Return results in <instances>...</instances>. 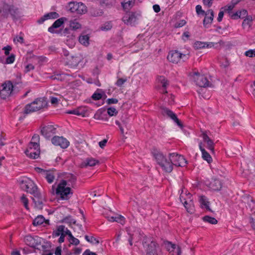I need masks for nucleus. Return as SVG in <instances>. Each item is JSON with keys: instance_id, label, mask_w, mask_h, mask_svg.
Instances as JSON below:
<instances>
[{"instance_id": "obj_1", "label": "nucleus", "mask_w": 255, "mask_h": 255, "mask_svg": "<svg viewBox=\"0 0 255 255\" xmlns=\"http://www.w3.org/2000/svg\"><path fill=\"white\" fill-rule=\"evenodd\" d=\"M152 154L154 157L157 164L160 166L165 172L170 173L173 170L172 164L169 159L163 153L156 148H153Z\"/></svg>"}, {"instance_id": "obj_2", "label": "nucleus", "mask_w": 255, "mask_h": 255, "mask_svg": "<svg viewBox=\"0 0 255 255\" xmlns=\"http://www.w3.org/2000/svg\"><path fill=\"white\" fill-rule=\"evenodd\" d=\"M142 246L146 255H160L161 250L159 245L151 238L145 236L143 238Z\"/></svg>"}, {"instance_id": "obj_3", "label": "nucleus", "mask_w": 255, "mask_h": 255, "mask_svg": "<svg viewBox=\"0 0 255 255\" xmlns=\"http://www.w3.org/2000/svg\"><path fill=\"white\" fill-rule=\"evenodd\" d=\"M55 193L61 199L68 200L72 196L73 191L70 187L67 186V181L62 179L58 184Z\"/></svg>"}, {"instance_id": "obj_4", "label": "nucleus", "mask_w": 255, "mask_h": 255, "mask_svg": "<svg viewBox=\"0 0 255 255\" xmlns=\"http://www.w3.org/2000/svg\"><path fill=\"white\" fill-rule=\"evenodd\" d=\"M47 102L44 98H37L25 105L23 114L26 115L47 107Z\"/></svg>"}, {"instance_id": "obj_5", "label": "nucleus", "mask_w": 255, "mask_h": 255, "mask_svg": "<svg viewBox=\"0 0 255 255\" xmlns=\"http://www.w3.org/2000/svg\"><path fill=\"white\" fill-rule=\"evenodd\" d=\"M1 9V16L3 18H7L9 14L10 15L13 19L17 18L19 15V9L13 4H8L5 2L3 3Z\"/></svg>"}, {"instance_id": "obj_6", "label": "nucleus", "mask_w": 255, "mask_h": 255, "mask_svg": "<svg viewBox=\"0 0 255 255\" xmlns=\"http://www.w3.org/2000/svg\"><path fill=\"white\" fill-rule=\"evenodd\" d=\"M18 84L11 81H6L0 87V97L2 99H6L9 97L13 90L14 84Z\"/></svg>"}, {"instance_id": "obj_7", "label": "nucleus", "mask_w": 255, "mask_h": 255, "mask_svg": "<svg viewBox=\"0 0 255 255\" xmlns=\"http://www.w3.org/2000/svg\"><path fill=\"white\" fill-rule=\"evenodd\" d=\"M167 59L169 62L177 64L181 59L182 61H185L188 57L186 54H182L177 50H172L169 52Z\"/></svg>"}, {"instance_id": "obj_8", "label": "nucleus", "mask_w": 255, "mask_h": 255, "mask_svg": "<svg viewBox=\"0 0 255 255\" xmlns=\"http://www.w3.org/2000/svg\"><path fill=\"white\" fill-rule=\"evenodd\" d=\"M169 160L171 161L172 166L175 165L179 167H184L187 164V161L184 157L176 153H170L169 154Z\"/></svg>"}, {"instance_id": "obj_9", "label": "nucleus", "mask_w": 255, "mask_h": 255, "mask_svg": "<svg viewBox=\"0 0 255 255\" xmlns=\"http://www.w3.org/2000/svg\"><path fill=\"white\" fill-rule=\"evenodd\" d=\"M68 8L72 13L83 14L87 12V7L82 2H70L69 3Z\"/></svg>"}, {"instance_id": "obj_10", "label": "nucleus", "mask_w": 255, "mask_h": 255, "mask_svg": "<svg viewBox=\"0 0 255 255\" xmlns=\"http://www.w3.org/2000/svg\"><path fill=\"white\" fill-rule=\"evenodd\" d=\"M44 240L37 236L27 235L24 238L25 244L29 247L35 249L37 246L40 245Z\"/></svg>"}, {"instance_id": "obj_11", "label": "nucleus", "mask_w": 255, "mask_h": 255, "mask_svg": "<svg viewBox=\"0 0 255 255\" xmlns=\"http://www.w3.org/2000/svg\"><path fill=\"white\" fill-rule=\"evenodd\" d=\"M40 128V134L46 139H49L56 131V128L51 125L44 126Z\"/></svg>"}, {"instance_id": "obj_12", "label": "nucleus", "mask_w": 255, "mask_h": 255, "mask_svg": "<svg viewBox=\"0 0 255 255\" xmlns=\"http://www.w3.org/2000/svg\"><path fill=\"white\" fill-rule=\"evenodd\" d=\"M51 142L55 146H59L61 148L65 149L70 144L69 141L63 136H54L51 138Z\"/></svg>"}, {"instance_id": "obj_13", "label": "nucleus", "mask_w": 255, "mask_h": 255, "mask_svg": "<svg viewBox=\"0 0 255 255\" xmlns=\"http://www.w3.org/2000/svg\"><path fill=\"white\" fill-rule=\"evenodd\" d=\"M161 110L163 115H166L168 118L172 120L180 128H183L182 122L178 119L176 115L171 110L166 107H162Z\"/></svg>"}, {"instance_id": "obj_14", "label": "nucleus", "mask_w": 255, "mask_h": 255, "mask_svg": "<svg viewBox=\"0 0 255 255\" xmlns=\"http://www.w3.org/2000/svg\"><path fill=\"white\" fill-rule=\"evenodd\" d=\"M185 196H187V199H184L185 201L184 202H183V204L185 208L186 211L192 214L194 213L195 211V208H194V202L192 199V195L190 193H188V194H185Z\"/></svg>"}, {"instance_id": "obj_15", "label": "nucleus", "mask_w": 255, "mask_h": 255, "mask_svg": "<svg viewBox=\"0 0 255 255\" xmlns=\"http://www.w3.org/2000/svg\"><path fill=\"white\" fill-rule=\"evenodd\" d=\"M67 18L65 17H62L55 20L52 25L48 29V31L51 33H59L60 31L55 30V29L60 27L66 21Z\"/></svg>"}, {"instance_id": "obj_16", "label": "nucleus", "mask_w": 255, "mask_h": 255, "mask_svg": "<svg viewBox=\"0 0 255 255\" xmlns=\"http://www.w3.org/2000/svg\"><path fill=\"white\" fill-rule=\"evenodd\" d=\"M82 60V58L80 56H71L67 58L66 64L67 65H68L70 68H75Z\"/></svg>"}, {"instance_id": "obj_17", "label": "nucleus", "mask_w": 255, "mask_h": 255, "mask_svg": "<svg viewBox=\"0 0 255 255\" xmlns=\"http://www.w3.org/2000/svg\"><path fill=\"white\" fill-rule=\"evenodd\" d=\"M126 13L122 18L123 21L126 24H131L134 22L136 19L135 13L129 10H126Z\"/></svg>"}, {"instance_id": "obj_18", "label": "nucleus", "mask_w": 255, "mask_h": 255, "mask_svg": "<svg viewBox=\"0 0 255 255\" xmlns=\"http://www.w3.org/2000/svg\"><path fill=\"white\" fill-rule=\"evenodd\" d=\"M33 195L34 197L32 198V200L35 204V207L37 209H42L43 205V201H45L44 198L38 191L33 194Z\"/></svg>"}, {"instance_id": "obj_19", "label": "nucleus", "mask_w": 255, "mask_h": 255, "mask_svg": "<svg viewBox=\"0 0 255 255\" xmlns=\"http://www.w3.org/2000/svg\"><path fill=\"white\" fill-rule=\"evenodd\" d=\"M204 15L203 25L205 27L208 28L213 20L214 11L211 9H208Z\"/></svg>"}, {"instance_id": "obj_20", "label": "nucleus", "mask_w": 255, "mask_h": 255, "mask_svg": "<svg viewBox=\"0 0 255 255\" xmlns=\"http://www.w3.org/2000/svg\"><path fill=\"white\" fill-rule=\"evenodd\" d=\"M196 84L200 87L206 88L209 86L210 82L207 78L204 75L199 76L197 77H194Z\"/></svg>"}, {"instance_id": "obj_21", "label": "nucleus", "mask_w": 255, "mask_h": 255, "mask_svg": "<svg viewBox=\"0 0 255 255\" xmlns=\"http://www.w3.org/2000/svg\"><path fill=\"white\" fill-rule=\"evenodd\" d=\"M223 186L221 181L217 178L212 179L209 185V187L211 190L213 191H220Z\"/></svg>"}, {"instance_id": "obj_22", "label": "nucleus", "mask_w": 255, "mask_h": 255, "mask_svg": "<svg viewBox=\"0 0 255 255\" xmlns=\"http://www.w3.org/2000/svg\"><path fill=\"white\" fill-rule=\"evenodd\" d=\"M245 203L247 204V207L249 208L251 211L255 212V201L250 195H245L243 197Z\"/></svg>"}, {"instance_id": "obj_23", "label": "nucleus", "mask_w": 255, "mask_h": 255, "mask_svg": "<svg viewBox=\"0 0 255 255\" xmlns=\"http://www.w3.org/2000/svg\"><path fill=\"white\" fill-rule=\"evenodd\" d=\"M87 112V108L86 107H81L73 110L67 111L66 113L68 114H73L77 116L85 117Z\"/></svg>"}, {"instance_id": "obj_24", "label": "nucleus", "mask_w": 255, "mask_h": 255, "mask_svg": "<svg viewBox=\"0 0 255 255\" xmlns=\"http://www.w3.org/2000/svg\"><path fill=\"white\" fill-rule=\"evenodd\" d=\"M216 44H217V43L196 41L194 44V47L196 49H199L205 48H211Z\"/></svg>"}, {"instance_id": "obj_25", "label": "nucleus", "mask_w": 255, "mask_h": 255, "mask_svg": "<svg viewBox=\"0 0 255 255\" xmlns=\"http://www.w3.org/2000/svg\"><path fill=\"white\" fill-rule=\"evenodd\" d=\"M27 181L28 182H25L27 183V187L25 191L33 195L38 191V188L32 180L29 179V180Z\"/></svg>"}, {"instance_id": "obj_26", "label": "nucleus", "mask_w": 255, "mask_h": 255, "mask_svg": "<svg viewBox=\"0 0 255 255\" xmlns=\"http://www.w3.org/2000/svg\"><path fill=\"white\" fill-rule=\"evenodd\" d=\"M199 148L202 152V157L204 160H206L208 163L212 161V158L210 154L203 147L202 143L200 142L199 144Z\"/></svg>"}, {"instance_id": "obj_27", "label": "nucleus", "mask_w": 255, "mask_h": 255, "mask_svg": "<svg viewBox=\"0 0 255 255\" xmlns=\"http://www.w3.org/2000/svg\"><path fill=\"white\" fill-rule=\"evenodd\" d=\"M169 246L170 247H168V250L172 255H181V250L179 246L172 244L171 243H169Z\"/></svg>"}, {"instance_id": "obj_28", "label": "nucleus", "mask_w": 255, "mask_h": 255, "mask_svg": "<svg viewBox=\"0 0 255 255\" xmlns=\"http://www.w3.org/2000/svg\"><path fill=\"white\" fill-rule=\"evenodd\" d=\"M107 116L106 111L105 109L101 108L99 109L95 114L94 115V118L97 120H107V118L105 117Z\"/></svg>"}, {"instance_id": "obj_29", "label": "nucleus", "mask_w": 255, "mask_h": 255, "mask_svg": "<svg viewBox=\"0 0 255 255\" xmlns=\"http://www.w3.org/2000/svg\"><path fill=\"white\" fill-rule=\"evenodd\" d=\"M26 155L32 159H37L40 154V150H33L31 147L26 149L25 151Z\"/></svg>"}, {"instance_id": "obj_30", "label": "nucleus", "mask_w": 255, "mask_h": 255, "mask_svg": "<svg viewBox=\"0 0 255 255\" xmlns=\"http://www.w3.org/2000/svg\"><path fill=\"white\" fill-rule=\"evenodd\" d=\"M135 0H124L121 2L122 6L125 11L129 10L134 5Z\"/></svg>"}, {"instance_id": "obj_31", "label": "nucleus", "mask_w": 255, "mask_h": 255, "mask_svg": "<svg viewBox=\"0 0 255 255\" xmlns=\"http://www.w3.org/2000/svg\"><path fill=\"white\" fill-rule=\"evenodd\" d=\"M89 34L83 32L79 36V41L81 44L87 46L89 45Z\"/></svg>"}, {"instance_id": "obj_32", "label": "nucleus", "mask_w": 255, "mask_h": 255, "mask_svg": "<svg viewBox=\"0 0 255 255\" xmlns=\"http://www.w3.org/2000/svg\"><path fill=\"white\" fill-rule=\"evenodd\" d=\"M67 181V186L68 185L69 187L71 186L72 187H74V186L75 185L76 182L77 181V177L72 174H69L66 177Z\"/></svg>"}, {"instance_id": "obj_33", "label": "nucleus", "mask_w": 255, "mask_h": 255, "mask_svg": "<svg viewBox=\"0 0 255 255\" xmlns=\"http://www.w3.org/2000/svg\"><path fill=\"white\" fill-rule=\"evenodd\" d=\"M199 202L201 206L205 208L207 210L211 211L209 207V202L207 201V197L204 195H202L200 197Z\"/></svg>"}, {"instance_id": "obj_34", "label": "nucleus", "mask_w": 255, "mask_h": 255, "mask_svg": "<svg viewBox=\"0 0 255 255\" xmlns=\"http://www.w3.org/2000/svg\"><path fill=\"white\" fill-rule=\"evenodd\" d=\"M45 221V218L42 215H39L35 218L33 221L32 224L34 226H39L42 225Z\"/></svg>"}, {"instance_id": "obj_35", "label": "nucleus", "mask_w": 255, "mask_h": 255, "mask_svg": "<svg viewBox=\"0 0 255 255\" xmlns=\"http://www.w3.org/2000/svg\"><path fill=\"white\" fill-rule=\"evenodd\" d=\"M252 16L251 15L248 16L243 21L242 26L243 28H245L246 27H251L252 24Z\"/></svg>"}, {"instance_id": "obj_36", "label": "nucleus", "mask_w": 255, "mask_h": 255, "mask_svg": "<svg viewBox=\"0 0 255 255\" xmlns=\"http://www.w3.org/2000/svg\"><path fill=\"white\" fill-rule=\"evenodd\" d=\"M98 163H99V160H96L95 159L93 158H88L86 159V161L85 162V166H94Z\"/></svg>"}, {"instance_id": "obj_37", "label": "nucleus", "mask_w": 255, "mask_h": 255, "mask_svg": "<svg viewBox=\"0 0 255 255\" xmlns=\"http://www.w3.org/2000/svg\"><path fill=\"white\" fill-rule=\"evenodd\" d=\"M159 83L162 84V88H167L169 85V82L167 79L163 76H159L157 77Z\"/></svg>"}, {"instance_id": "obj_38", "label": "nucleus", "mask_w": 255, "mask_h": 255, "mask_svg": "<svg viewBox=\"0 0 255 255\" xmlns=\"http://www.w3.org/2000/svg\"><path fill=\"white\" fill-rule=\"evenodd\" d=\"M45 177L49 183H51L53 182L54 179L55 178V176L50 171H46V172L45 173L44 175L43 176Z\"/></svg>"}, {"instance_id": "obj_39", "label": "nucleus", "mask_w": 255, "mask_h": 255, "mask_svg": "<svg viewBox=\"0 0 255 255\" xmlns=\"http://www.w3.org/2000/svg\"><path fill=\"white\" fill-rule=\"evenodd\" d=\"M81 27V25L76 19L71 20L70 22V27L72 30H76Z\"/></svg>"}, {"instance_id": "obj_40", "label": "nucleus", "mask_w": 255, "mask_h": 255, "mask_svg": "<svg viewBox=\"0 0 255 255\" xmlns=\"http://www.w3.org/2000/svg\"><path fill=\"white\" fill-rule=\"evenodd\" d=\"M203 220L205 222H208L213 225L217 224L218 223V221L216 218L209 216H205L203 217Z\"/></svg>"}, {"instance_id": "obj_41", "label": "nucleus", "mask_w": 255, "mask_h": 255, "mask_svg": "<svg viewBox=\"0 0 255 255\" xmlns=\"http://www.w3.org/2000/svg\"><path fill=\"white\" fill-rule=\"evenodd\" d=\"M61 222L69 224V226H70L72 223L73 224H76V221L72 219L71 216L69 215L61 220Z\"/></svg>"}, {"instance_id": "obj_42", "label": "nucleus", "mask_w": 255, "mask_h": 255, "mask_svg": "<svg viewBox=\"0 0 255 255\" xmlns=\"http://www.w3.org/2000/svg\"><path fill=\"white\" fill-rule=\"evenodd\" d=\"M44 18L46 20L49 19H56L59 17V14L56 12L53 11L47 13L44 15Z\"/></svg>"}, {"instance_id": "obj_43", "label": "nucleus", "mask_w": 255, "mask_h": 255, "mask_svg": "<svg viewBox=\"0 0 255 255\" xmlns=\"http://www.w3.org/2000/svg\"><path fill=\"white\" fill-rule=\"evenodd\" d=\"M85 239L87 242L92 244L98 245L99 243V241L93 236L89 237L88 235H86L85 236Z\"/></svg>"}, {"instance_id": "obj_44", "label": "nucleus", "mask_w": 255, "mask_h": 255, "mask_svg": "<svg viewBox=\"0 0 255 255\" xmlns=\"http://www.w3.org/2000/svg\"><path fill=\"white\" fill-rule=\"evenodd\" d=\"M65 227L64 225H60L57 227V229L54 233L55 236L58 237L62 234H64V230Z\"/></svg>"}, {"instance_id": "obj_45", "label": "nucleus", "mask_w": 255, "mask_h": 255, "mask_svg": "<svg viewBox=\"0 0 255 255\" xmlns=\"http://www.w3.org/2000/svg\"><path fill=\"white\" fill-rule=\"evenodd\" d=\"M107 114L110 117L116 116L118 113V111L114 107H110L107 109Z\"/></svg>"}, {"instance_id": "obj_46", "label": "nucleus", "mask_w": 255, "mask_h": 255, "mask_svg": "<svg viewBox=\"0 0 255 255\" xmlns=\"http://www.w3.org/2000/svg\"><path fill=\"white\" fill-rule=\"evenodd\" d=\"M30 147H31L32 149H33V150H40L39 143H36V142L30 141L28 144V148Z\"/></svg>"}, {"instance_id": "obj_47", "label": "nucleus", "mask_w": 255, "mask_h": 255, "mask_svg": "<svg viewBox=\"0 0 255 255\" xmlns=\"http://www.w3.org/2000/svg\"><path fill=\"white\" fill-rule=\"evenodd\" d=\"M112 24L111 22H108L103 24L101 27L102 30H109L112 28Z\"/></svg>"}, {"instance_id": "obj_48", "label": "nucleus", "mask_w": 255, "mask_h": 255, "mask_svg": "<svg viewBox=\"0 0 255 255\" xmlns=\"http://www.w3.org/2000/svg\"><path fill=\"white\" fill-rule=\"evenodd\" d=\"M15 55L14 54H11L6 58L4 64H8L13 63L15 60Z\"/></svg>"}, {"instance_id": "obj_49", "label": "nucleus", "mask_w": 255, "mask_h": 255, "mask_svg": "<svg viewBox=\"0 0 255 255\" xmlns=\"http://www.w3.org/2000/svg\"><path fill=\"white\" fill-rule=\"evenodd\" d=\"M21 201L23 204L24 207L27 210H28V200L24 194H23L22 196L21 197Z\"/></svg>"}, {"instance_id": "obj_50", "label": "nucleus", "mask_w": 255, "mask_h": 255, "mask_svg": "<svg viewBox=\"0 0 255 255\" xmlns=\"http://www.w3.org/2000/svg\"><path fill=\"white\" fill-rule=\"evenodd\" d=\"M29 178H24L20 181V185L21 188L24 190L25 191L26 187H27V183L25 182H28L27 180H29Z\"/></svg>"}, {"instance_id": "obj_51", "label": "nucleus", "mask_w": 255, "mask_h": 255, "mask_svg": "<svg viewBox=\"0 0 255 255\" xmlns=\"http://www.w3.org/2000/svg\"><path fill=\"white\" fill-rule=\"evenodd\" d=\"M196 11L198 15H204L206 12L203 10L202 8V6L200 5H197L196 6Z\"/></svg>"}, {"instance_id": "obj_52", "label": "nucleus", "mask_w": 255, "mask_h": 255, "mask_svg": "<svg viewBox=\"0 0 255 255\" xmlns=\"http://www.w3.org/2000/svg\"><path fill=\"white\" fill-rule=\"evenodd\" d=\"M241 14L240 10H238L235 13L232 12L230 14V16L233 19H238L241 18Z\"/></svg>"}, {"instance_id": "obj_53", "label": "nucleus", "mask_w": 255, "mask_h": 255, "mask_svg": "<svg viewBox=\"0 0 255 255\" xmlns=\"http://www.w3.org/2000/svg\"><path fill=\"white\" fill-rule=\"evenodd\" d=\"M234 5L232 6L231 4H230V5H227L226 6H225V7H221V9H224V11L225 12H227L229 13V14L230 15V14H231L232 13V10H233V9L234 8Z\"/></svg>"}, {"instance_id": "obj_54", "label": "nucleus", "mask_w": 255, "mask_h": 255, "mask_svg": "<svg viewBox=\"0 0 255 255\" xmlns=\"http://www.w3.org/2000/svg\"><path fill=\"white\" fill-rule=\"evenodd\" d=\"M207 144V148L211 151L214 152V143L212 139L206 142Z\"/></svg>"}, {"instance_id": "obj_55", "label": "nucleus", "mask_w": 255, "mask_h": 255, "mask_svg": "<svg viewBox=\"0 0 255 255\" xmlns=\"http://www.w3.org/2000/svg\"><path fill=\"white\" fill-rule=\"evenodd\" d=\"M91 98L94 100H99L102 98V94L96 92L92 95Z\"/></svg>"}, {"instance_id": "obj_56", "label": "nucleus", "mask_w": 255, "mask_h": 255, "mask_svg": "<svg viewBox=\"0 0 255 255\" xmlns=\"http://www.w3.org/2000/svg\"><path fill=\"white\" fill-rule=\"evenodd\" d=\"M127 79L122 78H119L116 83V85L118 87H121L126 81Z\"/></svg>"}, {"instance_id": "obj_57", "label": "nucleus", "mask_w": 255, "mask_h": 255, "mask_svg": "<svg viewBox=\"0 0 255 255\" xmlns=\"http://www.w3.org/2000/svg\"><path fill=\"white\" fill-rule=\"evenodd\" d=\"M246 56L249 57H253L255 56V50L254 49H250L247 51H246L245 53Z\"/></svg>"}, {"instance_id": "obj_58", "label": "nucleus", "mask_w": 255, "mask_h": 255, "mask_svg": "<svg viewBox=\"0 0 255 255\" xmlns=\"http://www.w3.org/2000/svg\"><path fill=\"white\" fill-rule=\"evenodd\" d=\"M115 222H117L119 223H120L123 225L125 223V218L122 215H119L118 216H116V220Z\"/></svg>"}, {"instance_id": "obj_59", "label": "nucleus", "mask_w": 255, "mask_h": 255, "mask_svg": "<svg viewBox=\"0 0 255 255\" xmlns=\"http://www.w3.org/2000/svg\"><path fill=\"white\" fill-rule=\"evenodd\" d=\"M186 21L185 20L182 19V20H180L179 22L176 23L175 25V27L176 28L181 27L185 25L186 24Z\"/></svg>"}, {"instance_id": "obj_60", "label": "nucleus", "mask_w": 255, "mask_h": 255, "mask_svg": "<svg viewBox=\"0 0 255 255\" xmlns=\"http://www.w3.org/2000/svg\"><path fill=\"white\" fill-rule=\"evenodd\" d=\"M70 242L71 244L75 246H77L80 243L79 240L78 239L75 238L74 236L70 239Z\"/></svg>"}, {"instance_id": "obj_61", "label": "nucleus", "mask_w": 255, "mask_h": 255, "mask_svg": "<svg viewBox=\"0 0 255 255\" xmlns=\"http://www.w3.org/2000/svg\"><path fill=\"white\" fill-rule=\"evenodd\" d=\"M34 170H35L36 172H37V173H40V174H41V175H42V176H43V175H44V174H45V173H46V171H47L46 170H45V169H42V168H40V167H35V168H34Z\"/></svg>"}, {"instance_id": "obj_62", "label": "nucleus", "mask_w": 255, "mask_h": 255, "mask_svg": "<svg viewBox=\"0 0 255 255\" xmlns=\"http://www.w3.org/2000/svg\"><path fill=\"white\" fill-rule=\"evenodd\" d=\"M118 102V100L116 98H109L107 100V103L108 105L117 104Z\"/></svg>"}, {"instance_id": "obj_63", "label": "nucleus", "mask_w": 255, "mask_h": 255, "mask_svg": "<svg viewBox=\"0 0 255 255\" xmlns=\"http://www.w3.org/2000/svg\"><path fill=\"white\" fill-rule=\"evenodd\" d=\"M214 0H203V2L204 5L207 6L208 7H210Z\"/></svg>"}, {"instance_id": "obj_64", "label": "nucleus", "mask_w": 255, "mask_h": 255, "mask_svg": "<svg viewBox=\"0 0 255 255\" xmlns=\"http://www.w3.org/2000/svg\"><path fill=\"white\" fill-rule=\"evenodd\" d=\"M39 140H40L39 135L37 134H34L31 138V141L36 142V143H39Z\"/></svg>"}]
</instances>
